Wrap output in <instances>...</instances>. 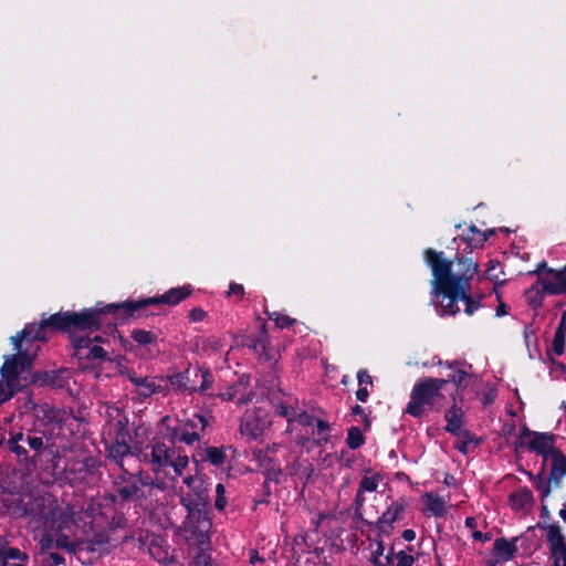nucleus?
<instances>
[{
    "instance_id": "1",
    "label": "nucleus",
    "mask_w": 566,
    "mask_h": 566,
    "mask_svg": "<svg viewBox=\"0 0 566 566\" xmlns=\"http://www.w3.org/2000/svg\"><path fill=\"white\" fill-rule=\"evenodd\" d=\"M423 260L432 272L431 294L439 301V315H457L460 312L459 301L464 302V313L469 316L482 307L483 296L474 297L471 284L479 271L478 262L460 253H457L453 260H448L442 251L431 248L423 251Z\"/></svg>"
},
{
    "instance_id": "2",
    "label": "nucleus",
    "mask_w": 566,
    "mask_h": 566,
    "mask_svg": "<svg viewBox=\"0 0 566 566\" xmlns=\"http://www.w3.org/2000/svg\"><path fill=\"white\" fill-rule=\"evenodd\" d=\"M109 315L114 319L129 318L126 301L103 306L97 303L94 307H86L78 312L60 311L49 317L43 316L39 323H30L29 329L34 332L33 335L39 338V342H46L50 333L60 332L72 335L75 332H97L104 325L115 327L116 324L108 319Z\"/></svg>"
},
{
    "instance_id": "3",
    "label": "nucleus",
    "mask_w": 566,
    "mask_h": 566,
    "mask_svg": "<svg viewBox=\"0 0 566 566\" xmlns=\"http://www.w3.org/2000/svg\"><path fill=\"white\" fill-rule=\"evenodd\" d=\"M177 443L171 432L165 428L158 431L145 447L140 444L137 459L148 465L156 475L161 473L168 475V469H172L176 476H181L189 464V458L177 453Z\"/></svg>"
},
{
    "instance_id": "4",
    "label": "nucleus",
    "mask_w": 566,
    "mask_h": 566,
    "mask_svg": "<svg viewBox=\"0 0 566 566\" xmlns=\"http://www.w3.org/2000/svg\"><path fill=\"white\" fill-rule=\"evenodd\" d=\"M443 389V380L426 377L419 379L410 394V400L406 406L405 412L415 418H421L424 413V407L431 410H438V401L443 399L441 390Z\"/></svg>"
},
{
    "instance_id": "5",
    "label": "nucleus",
    "mask_w": 566,
    "mask_h": 566,
    "mask_svg": "<svg viewBox=\"0 0 566 566\" xmlns=\"http://www.w3.org/2000/svg\"><path fill=\"white\" fill-rule=\"evenodd\" d=\"M29 327L30 324H27L11 338L17 354L8 357L1 367V374L8 381L17 380L21 374L30 371L32 368L34 355L29 354V347L23 348V344L39 340V338L34 337V332Z\"/></svg>"
},
{
    "instance_id": "6",
    "label": "nucleus",
    "mask_w": 566,
    "mask_h": 566,
    "mask_svg": "<svg viewBox=\"0 0 566 566\" xmlns=\"http://www.w3.org/2000/svg\"><path fill=\"white\" fill-rule=\"evenodd\" d=\"M186 511V520L184 522L185 532L188 539H192L196 544L203 546L210 543V530L212 526L209 517V507L182 505Z\"/></svg>"
},
{
    "instance_id": "7",
    "label": "nucleus",
    "mask_w": 566,
    "mask_h": 566,
    "mask_svg": "<svg viewBox=\"0 0 566 566\" xmlns=\"http://www.w3.org/2000/svg\"><path fill=\"white\" fill-rule=\"evenodd\" d=\"M169 420L166 416L161 419V424L171 432L172 439L187 446H192L195 442L200 441L201 432L209 426V420L203 413H193L186 420H180L176 426L165 424Z\"/></svg>"
},
{
    "instance_id": "8",
    "label": "nucleus",
    "mask_w": 566,
    "mask_h": 566,
    "mask_svg": "<svg viewBox=\"0 0 566 566\" xmlns=\"http://www.w3.org/2000/svg\"><path fill=\"white\" fill-rule=\"evenodd\" d=\"M535 292L539 298L531 300L530 305L533 308L542 306L543 295L566 294V265L560 270L547 269V275L539 276L527 293Z\"/></svg>"
},
{
    "instance_id": "9",
    "label": "nucleus",
    "mask_w": 566,
    "mask_h": 566,
    "mask_svg": "<svg viewBox=\"0 0 566 566\" xmlns=\"http://www.w3.org/2000/svg\"><path fill=\"white\" fill-rule=\"evenodd\" d=\"M193 292V287L190 284L177 286L168 290L161 295L140 298L137 301L128 300L126 301V305L128 307L129 316L134 317L135 313L139 310L146 308L151 305H169L176 306L180 304L182 301L188 298Z\"/></svg>"
},
{
    "instance_id": "10",
    "label": "nucleus",
    "mask_w": 566,
    "mask_h": 566,
    "mask_svg": "<svg viewBox=\"0 0 566 566\" xmlns=\"http://www.w3.org/2000/svg\"><path fill=\"white\" fill-rule=\"evenodd\" d=\"M407 507L408 502L405 497L392 501L376 522H366L367 530L377 531L378 537L389 536L395 528L394 524L403 518Z\"/></svg>"
},
{
    "instance_id": "11",
    "label": "nucleus",
    "mask_w": 566,
    "mask_h": 566,
    "mask_svg": "<svg viewBox=\"0 0 566 566\" xmlns=\"http://www.w3.org/2000/svg\"><path fill=\"white\" fill-rule=\"evenodd\" d=\"M444 365L448 367V369H450V373H448L446 377L440 378L443 380V387L448 382H452L457 388L454 397H460V400H462L463 390L469 387L473 376L463 368L467 365L464 361L452 360L446 361Z\"/></svg>"
},
{
    "instance_id": "12",
    "label": "nucleus",
    "mask_w": 566,
    "mask_h": 566,
    "mask_svg": "<svg viewBox=\"0 0 566 566\" xmlns=\"http://www.w3.org/2000/svg\"><path fill=\"white\" fill-rule=\"evenodd\" d=\"M120 474L115 481L116 492L123 502H136L144 497L139 495L138 476L130 473L127 469H120Z\"/></svg>"
},
{
    "instance_id": "13",
    "label": "nucleus",
    "mask_w": 566,
    "mask_h": 566,
    "mask_svg": "<svg viewBox=\"0 0 566 566\" xmlns=\"http://www.w3.org/2000/svg\"><path fill=\"white\" fill-rule=\"evenodd\" d=\"M25 514L32 516L33 520L48 526L50 521L61 517L63 512L57 506H46L43 497L34 499L25 505Z\"/></svg>"
},
{
    "instance_id": "14",
    "label": "nucleus",
    "mask_w": 566,
    "mask_h": 566,
    "mask_svg": "<svg viewBox=\"0 0 566 566\" xmlns=\"http://www.w3.org/2000/svg\"><path fill=\"white\" fill-rule=\"evenodd\" d=\"M556 436L552 432H535L534 438L526 443V448L531 452H535L544 458V462L554 454Z\"/></svg>"
},
{
    "instance_id": "15",
    "label": "nucleus",
    "mask_w": 566,
    "mask_h": 566,
    "mask_svg": "<svg viewBox=\"0 0 566 566\" xmlns=\"http://www.w3.org/2000/svg\"><path fill=\"white\" fill-rule=\"evenodd\" d=\"M536 527L547 531L546 542L552 557L566 551V537L562 533V528L558 524L546 525L545 523L538 522Z\"/></svg>"
},
{
    "instance_id": "16",
    "label": "nucleus",
    "mask_w": 566,
    "mask_h": 566,
    "mask_svg": "<svg viewBox=\"0 0 566 566\" xmlns=\"http://www.w3.org/2000/svg\"><path fill=\"white\" fill-rule=\"evenodd\" d=\"M180 503L181 505L209 507V484L201 480L187 494L180 496Z\"/></svg>"
},
{
    "instance_id": "17",
    "label": "nucleus",
    "mask_w": 566,
    "mask_h": 566,
    "mask_svg": "<svg viewBox=\"0 0 566 566\" xmlns=\"http://www.w3.org/2000/svg\"><path fill=\"white\" fill-rule=\"evenodd\" d=\"M108 458L119 465L120 469L125 468L123 460L127 455H133L137 458V452L140 451V443H126V442H116L113 441L106 448Z\"/></svg>"
},
{
    "instance_id": "18",
    "label": "nucleus",
    "mask_w": 566,
    "mask_h": 566,
    "mask_svg": "<svg viewBox=\"0 0 566 566\" xmlns=\"http://www.w3.org/2000/svg\"><path fill=\"white\" fill-rule=\"evenodd\" d=\"M509 504L515 512L528 513L535 504V497L527 486H522L509 495Z\"/></svg>"
},
{
    "instance_id": "19",
    "label": "nucleus",
    "mask_w": 566,
    "mask_h": 566,
    "mask_svg": "<svg viewBox=\"0 0 566 566\" xmlns=\"http://www.w3.org/2000/svg\"><path fill=\"white\" fill-rule=\"evenodd\" d=\"M269 344V333L266 324L262 323L258 333H251L245 337L244 345L251 348L255 354L263 356L265 359H270L266 353Z\"/></svg>"
},
{
    "instance_id": "20",
    "label": "nucleus",
    "mask_w": 566,
    "mask_h": 566,
    "mask_svg": "<svg viewBox=\"0 0 566 566\" xmlns=\"http://www.w3.org/2000/svg\"><path fill=\"white\" fill-rule=\"evenodd\" d=\"M453 400H457V398L453 397ZM463 416L464 412L462 408L457 405V401H454V403L446 411L444 418L447 426L444 430L453 436L459 437L463 431L461 429Z\"/></svg>"
},
{
    "instance_id": "21",
    "label": "nucleus",
    "mask_w": 566,
    "mask_h": 566,
    "mask_svg": "<svg viewBox=\"0 0 566 566\" xmlns=\"http://www.w3.org/2000/svg\"><path fill=\"white\" fill-rule=\"evenodd\" d=\"M515 542L516 538L510 542L505 537H499L494 541L493 553L497 557V560L509 562L515 556L517 552Z\"/></svg>"
},
{
    "instance_id": "22",
    "label": "nucleus",
    "mask_w": 566,
    "mask_h": 566,
    "mask_svg": "<svg viewBox=\"0 0 566 566\" xmlns=\"http://www.w3.org/2000/svg\"><path fill=\"white\" fill-rule=\"evenodd\" d=\"M190 375H191V370H190V368H188L185 371L176 373V374L168 376V380H169L170 386L174 389L181 391V392L189 391L191 394V392L197 391V387L191 386L193 380L191 379Z\"/></svg>"
},
{
    "instance_id": "23",
    "label": "nucleus",
    "mask_w": 566,
    "mask_h": 566,
    "mask_svg": "<svg viewBox=\"0 0 566 566\" xmlns=\"http://www.w3.org/2000/svg\"><path fill=\"white\" fill-rule=\"evenodd\" d=\"M61 373L56 370H42L35 371L32 375V384L39 386H53V387H63L62 381L60 380Z\"/></svg>"
},
{
    "instance_id": "24",
    "label": "nucleus",
    "mask_w": 566,
    "mask_h": 566,
    "mask_svg": "<svg viewBox=\"0 0 566 566\" xmlns=\"http://www.w3.org/2000/svg\"><path fill=\"white\" fill-rule=\"evenodd\" d=\"M459 437H462V440L458 441L454 448L464 455L472 452L482 442L481 438L471 433L469 430H463Z\"/></svg>"
},
{
    "instance_id": "25",
    "label": "nucleus",
    "mask_w": 566,
    "mask_h": 566,
    "mask_svg": "<svg viewBox=\"0 0 566 566\" xmlns=\"http://www.w3.org/2000/svg\"><path fill=\"white\" fill-rule=\"evenodd\" d=\"M546 464L543 462L541 470L537 474H533L532 472H526L528 479L533 482V485L541 493V501L544 502L546 497L551 494L549 483H547V478L544 476Z\"/></svg>"
},
{
    "instance_id": "26",
    "label": "nucleus",
    "mask_w": 566,
    "mask_h": 566,
    "mask_svg": "<svg viewBox=\"0 0 566 566\" xmlns=\"http://www.w3.org/2000/svg\"><path fill=\"white\" fill-rule=\"evenodd\" d=\"M240 431L243 436H248L251 439H258L262 433V428L259 424V420L253 415H247L241 424Z\"/></svg>"
},
{
    "instance_id": "27",
    "label": "nucleus",
    "mask_w": 566,
    "mask_h": 566,
    "mask_svg": "<svg viewBox=\"0 0 566 566\" xmlns=\"http://www.w3.org/2000/svg\"><path fill=\"white\" fill-rule=\"evenodd\" d=\"M423 500L426 509L436 517H441L446 514V502L442 497L433 495L432 493H424Z\"/></svg>"
},
{
    "instance_id": "28",
    "label": "nucleus",
    "mask_w": 566,
    "mask_h": 566,
    "mask_svg": "<svg viewBox=\"0 0 566 566\" xmlns=\"http://www.w3.org/2000/svg\"><path fill=\"white\" fill-rule=\"evenodd\" d=\"M25 436L23 432L12 433L8 440L9 450L17 454L20 459L29 461V452L27 448L20 442L24 443Z\"/></svg>"
},
{
    "instance_id": "29",
    "label": "nucleus",
    "mask_w": 566,
    "mask_h": 566,
    "mask_svg": "<svg viewBox=\"0 0 566 566\" xmlns=\"http://www.w3.org/2000/svg\"><path fill=\"white\" fill-rule=\"evenodd\" d=\"M130 381L138 388L137 394L142 398H148L153 394L158 392L160 389L159 385H156L154 381H148L147 378L144 377H129Z\"/></svg>"
},
{
    "instance_id": "30",
    "label": "nucleus",
    "mask_w": 566,
    "mask_h": 566,
    "mask_svg": "<svg viewBox=\"0 0 566 566\" xmlns=\"http://www.w3.org/2000/svg\"><path fill=\"white\" fill-rule=\"evenodd\" d=\"M109 544V537L106 533L99 532L95 533L93 537L86 542L84 545L85 549L91 552H97L99 554L107 551V545Z\"/></svg>"
},
{
    "instance_id": "31",
    "label": "nucleus",
    "mask_w": 566,
    "mask_h": 566,
    "mask_svg": "<svg viewBox=\"0 0 566 566\" xmlns=\"http://www.w3.org/2000/svg\"><path fill=\"white\" fill-rule=\"evenodd\" d=\"M85 542L70 541V537L64 533H59L55 538V548L66 549L69 553L75 554L84 549Z\"/></svg>"
},
{
    "instance_id": "32",
    "label": "nucleus",
    "mask_w": 566,
    "mask_h": 566,
    "mask_svg": "<svg viewBox=\"0 0 566 566\" xmlns=\"http://www.w3.org/2000/svg\"><path fill=\"white\" fill-rule=\"evenodd\" d=\"M114 441L130 443L132 436L128 430L127 417L119 418L114 424Z\"/></svg>"
},
{
    "instance_id": "33",
    "label": "nucleus",
    "mask_w": 566,
    "mask_h": 566,
    "mask_svg": "<svg viewBox=\"0 0 566 566\" xmlns=\"http://www.w3.org/2000/svg\"><path fill=\"white\" fill-rule=\"evenodd\" d=\"M226 459L227 454L223 447H207L206 455L202 460L208 461L214 467H222L226 462Z\"/></svg>"
},
{
    "instance_id": "34",
    "label": "nucleus",
    "mask_w": 566,
    "mask_h": 566,
    "mask_svg": "<svg viewBox=\"0 0 566 566\" xmlns=\"http://www.w3.org/2000/svg\"><path fill=\"white\" fill-rule=\"evenodd\" d=\"M75 465V470L80 474L92 475L97 472L99 468V462L97 461L96 458L88 455L84 457L82 460L76 461Z\"/></svg>"
},
{
    "instance_id": "35",
    "label": "nucleus",
    "mask_w": 566,
    "mask_h": 566,
    "mask_svg": "<svg viewBox=\"0 0 566 566\" xmlns=\"http://www.w3.org/2000/svg\"><path fill=\"white\" fill-rule=\"evenodd\" d=\"M262 467H263L262 473L264 475V480L272 481L274 483L280 482V476L282 475V469L276 461H274L272 459H268L266 461L263 462Z\"/></svg>"
},
{
    "instance_id": "36",
    "label": "nucleus",
    "mask_w": 566,
    "mask_h": 566,
    "mask_svg": "<svg viewBox=\"0 0 566 566\" xmlns=\"http://www.w3.org/2000/svg\"><path fill=\"white\" fill-rule=\"evenodd\" d=\"M93 340L99 343L102 342V337L98 335L95 336L93 339L90 336L73 337L72 343L75 349V355L82 359L85 352H87L88 348L91 347Z\"/></svg>"
},
{
    "instance_id": "37",
    "label": "nucleus",
    "mask_w": 566,
    "mask_h": 566,
    "mask_svg": "<svg viewBox=\"0 0 566 566\" xmlns=\"http://www.w3.org/2000/svg\"><path fill=\"white\" fill-rule=\"evenodd\" d=\"M365 443V436L363 431L356 427L352 426L347 430L346 444L352 450L359 449Z\"/></svg>"
},
{
    "instance_id": "38",
    "label": "nucleus",
    "mask_w": 566,
    "mask_h": 566,
    "mask_svg": "<svg viewBox=\"0 0 566 566\" xmlns=\"http://www.w3.org/2000/svg\"><path fill=\"white\" fill-rule=\"evenodd\" d=\"M548 459L552 461L549 473L566 475V457L560 450L554 451Z\"/></svg>"
},
{
    "instance_id": "39",
    "label": "nucleus",
    "mask_w": 566,
    "mask_h": 566,
    "mask_svg": "<svg viewBox=\"0 0 566 566\" xmlns=\"http://www.w3.org/2000/svg\"><path fill=\"white\" fill-rule=\"evenodd\" d=\"M195 377H198V375H201V384L197 388V391L206 392L208 389H210L213 386L214 378L209 368L198 367L193 370Z\"/></svg>"
},
{
    "instance_id": "40",
    "label": "nucleus",
    "mask_w": 566,
    "mask_h": 566,
    "mask_svg": "<svg viewBox=\"0 0 566 566\" xmlns=\"http://www.w3.org/2000/svg\"><path fill=\"white\" fill-rule=\"evenodd\" d=\"M24 443L35 452V454L32 458L29 457V461L35 462L36 457L40 455V453L44 449L43 437L27 433Z\"/></svg>"
},
{
    "instance_id": "41",
    "label": "nucleus",
    "mask_w": 566,
    "mask_h": 566,
    "mask_svg": "<svg viewBox=\"0 0 566 566\" xmlns=\"http://www.w3.org/2000/svg\"><path fill=\"white\" fill-rule=\"evenodd\" d=\"M132 339L139 346H147L157 340V335L145 329H134L130 334Z\"/></svg>"
},
{
    "instance_id": "42",
    "label": "nucleus",
    "mask_w": 566,
    "mask_h": 566,
    "mask_svg": "<svg viewBox=\"0 0 566 566\" xmlns=\"http://www.w3.org/2000/svg\"><path fill=\"white\" fill-rule=\"evenodd\" d=\"M316 426V434L318 436V439L315 441L316 446L322 447L326 444L329 441V430L331 426L327 421L322 419H316L314 421Z\"/></svg>"
},
{
    "instance_id": "43",
    "label": "nucleus",
    "mask_w": 566,
    "mask_h": 566,
    "mask_svg": "<svg viewBox=\"0 0 566 566\" xmlns=\"http://www.w3.org/2000/svg\"><path fill=\"white\" fill-rule=\"evenodd\" d=\"M265 313L268 314L269 318L275 323V326L281 329L290 328L291 326H293L296 323L295 318H292L285 314L280 313V312L270 313L266 311Z\"/></svg>"
},
{
    "instance_id": "44",
    "label": "nucleus",
    "mask_w": 566,
    "mask_h": 566,
    "mask_svg": "<svg viewBox=\"0 0 566 566\" xmlns=\"http://www.w3.org/2000/svg\"><path fill=\"white\" fill-rule=\"evenodd\" d=\"M494 234V229H488L485 231H482L481 237H470L469 239H467V247L470 249V252H472L474 249H481L483 248L484 243Z\"/></svg>"
},
{
    "instance_id": "45",
    "label": "nucleus",
    "mask_w": 566,
    "mask_h": 566,
    "mask_svg": "<svg viewBox=\"0 0 566 566\" xmlns=\"http://www.w3.org/2000/svg\"><path fill=\"white\" fill-rule=\"evenodd\" d=\"M381 479L382 478L379 473L371 476H364L359 483V493L376 491Z\"/></svg>"
},
{
    "instance_id": "46",
    "label": "nucleus",
    "mask_w": 566,
    "mask_h": 566,
    "mask_svg": "<svg viewBox=\"0 0 566 566\" xmlns=\"http://www.w3.org/2000/svg\"><path fill=\"white\" fill-rule=\"evenodd\" d=\"M83 358L87 360H105L107 358L106 350L99 345H91L87 352H85Z\"/></svg>"
},
{
    "instance_id": "47",
    "label": "nucleus",
    "mask_w": 566,
    "mask_h": 566,
    "mask_svg": "<svg viewBox=\"0 0 566 566\" xmlns=\"http://www.w3.org/2000/svg\"><path fill=\"white\" fill-rule=\"evenodd\" d=\"M293 422L303 426L311 427L314 426L315 417L307 413L306 411L293 410Z\"/></svg>"
},
{
    "instance_id": "48",
    "label": "nucleus",
    "mask_w": 566,
    "mask_h": 566,
    "mask_svg": "<svg viewBox=\"0 0 566 566\" xmlns=\"http://www.w3.org/2000/svg\"><path fill=\"white\" fill-rule=\"evenodd\" d=\"M565 342H566V333L556 332L554 334L552 349L557 355L560 356L565 350Z\"/></svg>"
},
{
    "instance_id": "49",
    "label": "nucleus",
    "mask_w": 566,
    "mask_h": 566,
    "mask_svg": "<svg viewBox=\"0 0 566 566\" xmlns=\"http://www.w3.org/2000/svg\"><path fill=\"white\" fill-rule=\"evenodd\" d=\"M227 504H228V502L226 499V488L222 483H218L216 485L214 507L221 512L226 509Z\"/></svg>"
},
{
    "instance_id": "50",
    "label": "nucleus",
    "mask_w": 566,
    "mask_h": 566,
    "mask_svg": "<svg viewBox=\"0 0 566 566\" xmlns=\"http://www.w3.org/2000/svg\"><path fill=\"white\" fill-rule=\"evenodd\" d=\"M293 410L294 408L287 406L286 403H279L275 408V413L280 417L286 418L289 423H293Z\"/></svg>"
},
{
    "instance_id": "51",
    "label": "nucleus",
    "mask_w": 566,
    "mask_h": 566,
    "mask_svg": "<svg viewBox=\"0 0 566 566\" xmlns=\"http://www.w3.org/2000/svg\"><path fill=\"white\" fill-rule=\"evenodd\" d=\"M352 415L353 416H359L361 418V421L364 423L365 429H369L370 428L371 420H370L369 416L365 412V409L361 406L355 405L352 408Z\"/></svg>"
},
{
    "instance_id": "52",
    "label": "nucleus",
    "mask_w": 566,
    "mask_h": 566,
    "mask_svg": "<svg viewBox=\"0 0 566 566\" xmlns=\"http://www.w3.org/2000/svg\"><path fill=\"white\" fill-rule=\"evenodd\" d=\"M239 391V385L232 384L228 386L223 392H220L219 397L224 401H231L237 397Z\"/></svg>"
},
{
    "instance_id": "53",
    "label": "nucleus",
    "mask_w": 566,
    "mask_h": 566,
    "mask_svg": "<svg viewBox=\"0 0 566 566\" xmlns=\"http://www.w3.org/2000/svg\"><path fill=\"white\" fill-rule=\"evenodd\" d=\"M397 566H412L415 563V558L412 555L407 554L405 551H399L396 554Z\"/></svg>"
},
{
    "instance_id": "54",
    "label": "nucleus",
    "mask_w": 566,
    "mask_h": 566,
    "mask_svg": "<svg viewBox=\"0 0 566 566\" xmlns=\"http://www.w3.org/2000/svg\"><path fill=\"white\" fill-rule=\"evenodd\" d=\"M189 566H211L210 556L201 551L193 557Z\"/></svg>"
},
{
    "instance_id": "55",
    "label": "nucleus",
    "mask_w": 566,
    "mask_h": 566,
    "mask_svg": "<svg viewBox=\"0 0 566 566\" xmlns=\"http://www.w3.org/2000/svg\"><path fill=\"white\" fill-rule=\"evenodd\" d=\"M244 286L242 284L231 282L229 285V291L227 292L228 296H237L239 300H242L244 296Z\"/></svg>"
},
{
    "instance_id": "56",
    "label": "nucleus",
    "mask_w": 566,
    "mask_h": 566,
    "mask_svg": "<svg viewBox=\"0 0 566 566\" xmlns=\"http://www.w3.org/2000/svg\"><path fill=\"white\" fill-rule=\"evenodd\" d=\"M536 431H532L527 426H523V428L521 429L518 436H517V441H516V447H523V446H526L524 443V440L525 439H528V438H534V434H535Z\"/></svg>"
},
{
    "instance_id": "57",
    "label": "nucleus",
    "mask_w": 566,
    "mask_h": 566,
    "mask_svg": "<svg viewBox=\"0 0 566 566\" xmlns=\"http://www.w3.org/2000/svg\"><path fill=\"white\" fill-rule=\"evenodd\" d=\"M40 545L43 553H49L51 549L55 548V539L50 534H45L42 536Z\"/></svg>"
},
{
    "instance_id": "58",
    "label": "nucleus",
    "mask_w": 566,
    "mask_h": 566,
    "mask_svg": "<svg viewBox=\"0 0 566 566\" xmlns=\"http://www.w3.org/2000/svg\"><path fill=\"white\" fill-rule=\"evenodd\" d=\"M8 559H27V555L22 553L19 548L9 547L6 551L1 552Z\"/></svg>"
},
{
    "instance_id": "59",
    "label": "nucleus",
    "mask_w": 566,
    "mask_h": 566,
    "mask_svg": "<svg viewBox=\"0 0 566 566\" xmlns=\"http://www.w3.org/2000/svg\"><path fill=\"white\" fill-rule=\"evenodd\" d=\"M48 566H59L65 564V558L55 552H49L46 558Z\"/></svg>"
},
{
    "instance_id": "60",
    "label": "nucleus",
    "mask_w": 566,
    "mask_h": 566,
    "mask_svg": "<svg viewBox=\"0 0 566 566\" xmlns=\"http://www.w3.org/2000/svg\"><path fill=\"white\" fill-rule=\"evenodd\" d=\"M357 381L358 386L373 385V377L368 374L366 369H359L357 371Z\"/></svg>"
},
{
    "instance_id": "61",
    "label": "nucleus",
    "mask_w": 566,
    "mask_h": 566,
    "mask_svg": "<svg viewBox=\"0 0 566 566\" xmlns=\"http://www.w3.org/2000/svg\"><path fill=\"white\" fill-rule=\"evenodd\" d=\"M207 313L201 307H193L189 314L188 318L190 322H201L205 319Z\"/></svg>"
},
{
    "instance_id": "62",
    "label": "nucleus",
    "mask_w": 566,
    "mask_h": 566,
    "mask_svg": "<svg viewBox=\"0 0 566 566\" xmlns=\"http://www.w3.org/2000/svg\"><path fill=\"white\" fill-rule=\"evenodd\" d=\"M547 483H549L551 491H552V489H559V488H562V484H563V475L548 473Z\"/></svg>"
},
{
    "instance_id": "63",
    "label": "nucleus",
    "mask_w": 566,
    "mask_h": 566,
    "mask_svg": "<svg viewBox=\"0 0 566 566\" xmlns=\"http://www.w3.org/2000/svg\"><path fill=\"white\" fill-rule=\"evenodd\" d=\"M547 269H551V268L547 265L546 261H542L536 265V269L533 271H530L528 274L536 275L538 279L539 276L547 275Z\"/></svg>"
},
{
    "instance_id": "64",
    "label": "nucleus",
    "mask_w": 566,
    "mask_h": 566,
    "mask_svg": "<svg viewBox=\"0 0 566 566\" xmlns=\"http://www.w3.org/2000/svg\"><path fill=\"white\" fill-rule=\"evenodd\" d=\"M136 475L138 476V488L154 485V479L149 474H144L143 471H140Z\"/></svg>"
}]
</instances>
